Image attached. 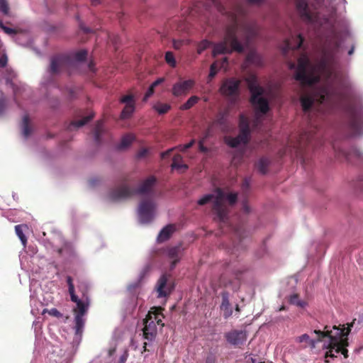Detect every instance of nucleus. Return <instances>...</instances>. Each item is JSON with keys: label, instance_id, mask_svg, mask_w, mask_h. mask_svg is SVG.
<instances>
[{"label": "nucleus", "instance_id": "59", "mask_svg": "<svg viewBox=\"0 0 363 363\" xmlns=\"http://www.w3.org/2000/svg\"><path fill=\"white\" fill-rule=\"evenodd\" d=\"M235 311L239 312L240 311V307L238 304L235 305Z\"/></svg>", "mask_w": 363, "mask_h": 363}, {"label": "nucleus", "instance_id": "19", "mask_svg": "<svg viewBox=\"0 0 363 363\" xmlns=\"http://www.w3.org/2000/svg\"><path fill=\"white\" fill-rule=\"evenodd\" d=\"M175 230V226L174 225H168L165 226L162 230L160 232L157 240L159 242H162L167 240H168L172 234Z\"/></svg>", "mask_w": 363, "mask_h": 363}, {"label": "nucleus", "instance_id": "30", "mask_svg": "<svg viewBox=\"0 0 363 363\" xmlns=\"http://www.w3.org/2000/svg\"><path fill=\"white\" fill-rule=\"evenodd\" d=\"M92 116H87L83 119H81V120H78L77 121H74L73 122L69 128L70 129H72V128H80L82 126H83L84 124H86L89 121H90L91 118H92Z\"/></svg>", "mask_w": 363, "mask_h": 363}, {"label": "nucleus", "instance_id": "57", "mask_svg": "<svg viewBox=\"0 0 363 363\" xmlns=\"http://www.w3.org/2000/svg\"><path fill=\"white\" fill-rule=\"evenodd\" d=\"M66 251V248H62L59 250V252L62 255L64 254V252Z\"/></svg>", "mask_w": 363, "mask_h": 363}, {"label": "nucleus", "instance_id": "47", "mask_svg": "<svg viewBox=\"0 0 363 363\" xmlns=\"http://www.w3.org/2000/svg\"><path fill=\"white\" fill-rule=\"evenodd\" d=\"M264 0H247L250 4H260Z\"/></svg>", "mask_w": 363, "mask_h": 363}, {"label": "nucleus", "instance_id": "5", "mask_svg": "<svg viewBox=\"0 0 363 363\" xmlns=\"http://www.w3.org/2000/svg\"><path fill=\"white\" fill-rule=\"evenodd\" d=\"M67 283L68 284V291L72 301L76 303V306L73 308L74 314V330L76 337H81L83 333L86 315L87 313L90 300L87 295L89 286L86 283L82 282L79 286V290L82 292V296L79 298L74 293V286L71 277H67Z\"/></svg>", "mask_w": 363, "mask_h": 363}, {"label": "nucleus", "instance_id": "38", "mask_svg": "<svg viewBox=\"0 0 363 363\" xmlns=\"http://www.w3.org/2000/svg\"><path fill=\"white\" fill-rule=\"evenodd\" d=\"M0 11L5 14L8 13L9 7L6 0H0Z\"/></svg>", "mask_w": 363, "mask_h": 363}, {"label": "nucleus", "instance_id": "25", "mask_svg": "<svg viewBox=\"0 0 363 363\" xmlns=\"http://www.w3.org/2000/svg\"><path fill=\"white\" fill-rule=\"evenodd\" d=\"M133 140H134V136L133 135L128 134V135H124L122 138L121 143L118 144V148L120 150H123V149L127 148L132 143Z\"/></svg>", "mask_w": 363, "mask_h": 363}, {"label": "nucleus", "instance_id": "33", "mask_svg": "<svg viewBox=\"0 0 363 363\" xmlns=\"http://www.w3.org/2000/svg\"><path fill=\"white\" fill-rule=\"evenodd\" d=\"M211 45V42L206 40H204L202 42H201L197 48L198 54H201L203 51L209 48Z\"/></svg>", "mask_w": 363, "mask_h": 363}, {"label": "nucleus", "instance_id": "22", "mask_svg": "<svg viewBox=\"0 0 363 363\" xmlns=\"http://www.w3.org/2000/svg\"><path fill=\"white\" fill-rule=\"evenodd\" d=\"M28 228L26 225H17L15 226V231L18 237L21 241V243L24 247H26L27 239L25 235L23 234V231L27 230Z\"/></svg>", "mask_w": 363, "mask_h": 363}, {"label": "nucleus", "instance_id": "62", "mask_svg": "<svg viewBox=\"0 0 363 363\" xmlns=\"http://www.w3.org/2000/svg\"><path fill=\"white\" fill-rule=\"evenodd\" d=\"M146 346H147V343H145L144 344V350H146Z\"/></svg>", "mask_w": 363, "mask_h": 363}, {"label": "nucleus", "instance_id": "1", "mask_svg": "<svg viewBox=\"0 0 363 363\" xmlns=\"http://www.w3.org/2000/svg\"><path fill=\"white\" fill-rule=\"evenodd\" d=\"M301 19L320 38L318 55L310 59L302 53L298 63L289 62L294 78L301 86L300 101L303 111L311 113L343 110L347 116V130L351 137L363 135V101L351 82L340 71L339 59L344 38L350 35L348 24L336 21L332 6L319 2L309 4L297 0Z\"/></svg>", "mask_w": 363, "mask_h": 363}, {"label": "nucleus", "instance_id": "64", "mask_svg": "<svg viewBox=\"0 0 363 363\" xmlns=\"http://www.w3.org/2000/svg\"><path fill=\"white\" fill-rule=\"evenodd\" d=\"M219 9H220V11H222V12H223V11H224V9H223V8H220V7H219Z\"/></svg>", "mask_w": 363, "mask_h": 363}, {"label": "nucleus", "instance_id": "41", "mask_svg": "<svg viewBox=\"0 0 363 363\" xmlns=\"http://www.w3.org/2000/svg\"><path fill=\"white\" fill-rule=\"evenodd\" d=\"M250 181L249 179H245L242 184V189L243 191H245L250 187Z\"/></svg>", "mask_w": 363, "mask_h": 363}, {"label": "nucleus", "instance_id": "36", "mask_svg": "<svg viewBox=\"0 0 363 363\" xmlns=\"http://www.w3.org/2000/svg\"><path fill=\"white\" fill-rule=\"evenodd\" d=\"M0 28L5 32V33L9 35H14L17 34V32L15 29L6 27L4 26L1 23H0Z\"/></svg>", "mask_w": 363, "mask_h": 363}, {"label": "nucleus", "instance_id": "12", "mask_svg": "<svg viewBox=\"0 0 363 363\" xmlns=\"http://www.w3.org/2000/svg\"><path fill=\"white\" fill-rule=\"evenodd\" d=\"M289 37H287L281 46L283 54L286 56L289 51L296 50L301 47L303 38L297 31H289Z\"/></svg>", "mask_w": 363, "mask_h": 363}, {"label": "nucleus", "instance_id": "28", "mask_svg": "<svg viewBox=\"0 0 363 363\" xmlns=\"http://www.w3.org/2000/svg\"><path fill=\"white\" fill-rule=\"evenodd\" d=\"M199 100V98L196 96H191L186 103H184L181 108L182 110H188L195 105Z\"/></svg>", "mask_w": 363, "mask_h": 363}, {"label": "nucleus", "instance_id": "35", "mask_svg": "<svg viewBox=\"0 0 363 363\" xmlns=\"http://www.w3.org/2000/svg\"><path fill=\"white\" fill-rule=\"evenodd\" d=\"M209 134H210V130H208L206 132L205 135L199 140V147L201 152H206V150H207L206 147H205L203 145V143H204L205 140L208 137Z\"/></svg>", "mask_w": 363, "mask_h": 363}, {"label": "nucleus", "instance_id": "53", "mask_svg": "<svg viewBox=\"0 0 363 363\" xmlns=\"http://www.w3.org/2000/svg\"><path fill=\"white\" fill-rule=\"evenodd\" d=\"M80 27H81V29H82L84 30V32H85V33H89L91 31V30L89 28H85L82 25L80 26Z\"/></svg>", "mask_w": 363, "mask_h": 363}, {"label": "nucleus", "instance_id": "32", "mask_svg": "<svg viewBox=\"0 0 363 363\" xmlns=\"http://www.w3.org/2000/svg\"><path fill=\"white\" fill-rule=\"evenodd\" d=\"M220 310L224 318L227 319L233 315V308L231 305L220 306Z\"/></svg>", "mask_w": 363, "mask_h": 363}, {"label": "nucleus", "instance_id": "42", "mask_svg": "<svg viewBox=\"0 0 363 363\" xmlns=\"http://www.w3.org/2000/svg\"><path fill=\"white\" fill-rule=\"evenodd\" d=\"M216 362V357L213 354H208L206 359L205 363H215Z\"/></svg>", "mask_w": 363, "mask_h": 363}, {"label": "nucleus", "instance_id": "9", "mask_svg": "<svg viewBox=\"0 0 363 363\" xmlns=\"http://www.w3.org/2000/svg\"><path fill=\"white\" fill-rule=\"evenodd\" d=\"M229 269L233 273L235 277L232 280H226L225 277H222L220 278V285L225 289V290L221 294L222 302L220 306L230 305L229 300V291L231 290L233 292H235L239 289L240 281L238 276L245 270L244 267L240 266H229Z\"/></svg>", "mask_w": 363, "mask_h": 363}, {"label": "nucleus", "instance_id": "26", "mask_svg": "<svg viewBox=\"0 0 363 363\" xmlns=\"http://www.w3.org/2000/svg\"><path fill=\"white\" fill-rule=\"evenodd\" d=\"M104 131L103 123L101 121H98L94 129V137L96 143H99L101 141V136L104 133Z\"/></svg>", "mask_w": 363, "mask_h": 363}, {"label": "nucleus", "instance_id": "60", "mask_svg": "<svg viewBox=\"0 0 363 363\" xmlns=\"http://www.w3.org/2000/svg\"><path fill=\"white\" fill-rule=\"evenodd\" d=\"M213 3L216 6H218H218L217 5V2H216V0H213Z\"/></svg>", "mask_w": 363, "mask_h": 363}, {"label": "nucleus", "instance_id": "34", "mask_svg": "<svg viewBox=\"0 0 363 363\" xmlns=\"http://www.w3.org/2000/svg\"><path fill=\"white\" fill-rule=\"evenodd\" d=\"M227 116V112L220 113L216 120V123L220 126H223L225 124Z\"/></svg>", "mask_w": 363, "mask_h": 363}, {"label": "nucleus", "instance_id": "24", "mask_svg": "<svg viewBox=\"0 0 363 363\" xmlns=\"http://www.w3.org/2000/svg\"><path fill=\"white\" fill-rule=\"evenodd\" d=\"M172 167L178 170H185L187 169V165L182 163V156L177 155L173 158Z\"/></svg>", "mask_w": 363, "mask_h": 363}, {"label": "nucleus", "instance_id": "18", "mask_svg": "<svg viewBox=\"0 0 363 363\" xmlns=\"http://www.w3.org/2000/svg\"><path fill=\"white\" fill-rule=\"evenodd\" d=\"M227 341L233 345H242L246 339V333L243 330H233L226 334Z\"/></svg>", "mask_w": 363, "mask_h": 363}, {"label": "nucleus", "instance_id": "45", "mask_svg": "<svg viewBox=\"0 0 363 363\" xmlns=\"http://www.w3.org/2000/svg\"><path fill=\"white\" fill-rule=\"evenodd\" d=\"M182 41L181 40H174L173 42V46L175 49H179L182 46Z\"/></svg>", "mask_w": 363, "mask_h": 363}, {"label": "nucleus", "instance_id": "3", "mask_svg": "<svg viewBox=\"0 0 363 363\" xmlns=\"http://www.w3.org/2000/svg\"><path fill=\"white\" fill-rule=\"evenodd\" d=\"M355 323L354 320L350 323L345 325H334L332 328L325 326L323 331L314 330V333L318 335L317 340H312L307 334H303L296 338V341L301 343H305L304 347L310 346L314 348L319 342H323V347L327 351L325 352V362L333 363L332 359H338L343 356L344 358L348 357V350L347 347L349 345L348 335L351 332Z\"/></svg>", "mask_w": 363, "mask_h": 363}, {"label": "nucleus", "instance_id": "21", "mask_svg": "<svg viewBox=\"0 0 363 363\" xmlns=\"http://www.w3.org/2000/svg\"><path fill=\"white\" fill-rule=\"evenodd\" d=\"M289 303L300 308H305L308 306V303L299 298L298 294H294L289 296Z\"/></svg>", "mask_w": 363, "mask_h": 363}, {"label": "nucleus", "instance_id": "51", "mask_svg": "<svg viewBox=\"0 0 363 363\" xmlns=\"http://www.w3.org/2000/svg\"><path fill=\"white\" fill-rule=\"evenodd\" d=\"M30 296L31 301H33L35 298H37V295H36L35 292H31Z\"/></svg>", "mask_w": 363, "mask_h": 363}, {"label": "nucleus", "instance_id": "54", "mask_svg": "<svg viewBox=\"0 0 363 363\" xmlns=\"http://www.w3.org/2000/svg\"><path fill=\"white\" fill-rule=\"evenodd\" d=\"M354 48L352 47V48L348 51V55H351L354 52Z\"/></svg>", "mask_w": 363, "mask_h": 363}, {"label": "nucleus", "instance_id": "8", "mask_svg": "<svg viewBox=\"0 0 363 363\" xmlns=\"http://www.w3.org/2000/svg\"><path fill=\"white\" fill-rule=\"evenodd\" d=\"M86 55V50H82L70 55L65 54L54 56L51 59L49 72L52 74H57L73 63L84 60Z\"/></svg>", "mask_w": 363, "mask_h": 363}, {"label": "nucleus", "instance_id": "37", "mask_svg": "<svg viewBox=\"0 0 363 363\" xmlns=\"http://www.w3.org/2000/svg\"><path fill=\"white\" fill-rule=\"evenodd\" d=\"M149 154V150L147 148L140 149L137 153V157L139 159L145 158Z\"/></svg>", "mask_w": 363, "mask_h": 363}, {"label": "nucleus", "instance_id": "17", "mask_svg": "<svg viewBox=\"0 0 363 363\" xmlns=\"http://www.w3.org/2000/svg\"><path fill=\"white\" fill-rule=\"evenodd\" d=\"M168 279L166 274H163L159 279L157 285L156 291L158 293V297H165L169 295L173 289V286L168 283Z\"/></svg>", "mask_w": 363, "mask_h": 363}, {"label": "nucleus", "instance_id": "50", "mask_svg": "<svg viewBox=\"0 0 363 363\" xmlns=\"http://www.w3.org/2000/svg\"><path fill=\"white\" fill-rule=\"evenodd\" d=\"M127 359V354H124L121 357V362L120 363H124Z\"/></svg>", "mask_w": 363, "mask_h": 363}, {"label": "nucleus", "instance_id": "55", "mask_svg": "<svg viewBox=\"0 0 363 363\" xmlns=\"http://www.w3.org/2000/svg\"><path fill=\"white\" fill-rule=\"evenodd\" d=\"M93 4H98L101 2V0H91Z\"/></svg>", "mask_w": 363, "mask_h": 363}, {"label": "nucleus", "instance_id": "7", "mask_svg": "<svg viewBox=\"0 0 363 363\" xmlns=\"http://www.w3.org/2000/svg\"><path fill=\"white\" fill-rule=\"evenodd\" d=\"M245 81L252 94L251 102L256 110L254 125L258 128L262 121V116L269 110L268 99L264 95V89L258 84L257 78L254 74H249Z\"/></svg>", "mask_w": 363, "mask_h": 363}, {"label": "nucleus", "instance_id": "23", "mask_svg": "<svg viewBox=\"0 0 363 363\" xmlns=\"http://www.w3.org/2000/svg\"><path fill=\"white\" fill-rule=\"evenodd\" d=\"M22 134L24 138H27L31 133V128L30 127V121L28 116H24L21 123Z\"/></svg>", "mask_w": 363, "mask_h": 363}, {"label": "nucleus", "instance_id": "13", "mask_svg": "<svg viewBox=\"0 0 363 363\" xmlns=\"http://www.w3.org/2000/svg\"><path fill=\"white\" fill-rule=\"evenodd\" d=\"M184 247L182 243H179L175 246H171L165 250V255L169 259L171 269H174L177 262H179L180 259L183 255Z\"/></svg>", "mask_w": 363, "mask_h": 363}, {"label": "nucleus", "instance_id": "6", "mask_svg": "<svg viewBox=\"0 0 363 363\" xmlns=\"http://www.w3.org/2000/svg\"><path fill=\"white\" fill-rule=\"evenodd\" d=\"M211 201H213V211L216 218L220 221L225 222L228 211L227 203L230 206L235 203L237 194L227 193L218 188L213 194L204 195L198 201V204L204 205Z\"/></svg>", "mask_w": 363, "mask_h": 363}, {"label": "nucleus", "instance_id": "20", "mask_svg": "<svg viewBox=\"0 0 363 363\" xmlns=\"http://www.w3.org/2000/svg\"><path fill=\"white\" fill-rule=\"evenodd\" d=\"M228 62L227 57H224L223 62L220 65L218 64V62H213L210 67V72L208 77V82H209L217 74L219 67L225 69V64Z\"/></svg>", "mask_w": 363, "mask_h": 363}, {"label": "nucleus", "instance_id": "16", "mask_svg": "<svg viewBox=\"0 0 363 363\" xmlns=\"http://www.w3.org/2000/svg\"><path fill=\"white\" fill-rule=\"evenodd\" d=\"M121 102L125 104L121 117L122 119H126L131 116L135 111V100L133 95H125L121 99Z\"/></svg>", "mask_w": 363, "mask_h": 363}, {"label": "nucleus", "instance_id": "4", "mask_svg": "<svg viewBox=\"0 0 363 363\" xmlns=\"http://www.w3.org/2000/svg\"><path fill=\"white\" fill-rule=\"evenodd\" d=\"M155 182V178L150 177L135 189L130 187L131 182L128 179H125L110 192L109 196L113 201L124 199L135 194L143 196L137 209L138 220L140 224L147 225L151 223L157 215V204L154 199Z\"/></svg>", "mask_w": 363, "mask_h": 363}, {"label": "nucleus", "instance_id": "27", "mask_svg": "<svg viewBox=\"0 0 363 363\" xmlns=\"http://www.w3.org/2000/svg\"><path fill=\"white\" fill-rule=\"evenodd\" d=\"M153 108L158 113L164 114L170 109L171 106L167 104L158 102L154 105Z\"/></svg>", "mask_w": 363, "mask_h": 363}, {"label": "nucleus", "instance_id": "48", "mask_svg": "<svg viewBox=\"0 0 363 363\" xmlns=\"http://www.w3.org/2000/svg\"><path fill=\"white\" fill-rule=\"evenodd\" d=\"M242 209L245 213L250 212V208L245 202L242 204Z\"/></svg>", "mask_w": 363, "mask_h": 363}, {"label": "nucleus", "instance_id": "56", "mask_svg": "<svg viewBox=\"0 0 363 363\" xmlns=\"http://www.w3.org/2000/svg\"><path fill=\"white\" fill-rule=\"evenodd\" d=\"M238 248H239V246H238V245H235V246L233 247V253H235V251H236V250H238Z\"/></svg>", "mask_w": 363, "mask_h": 363}, {"label": "nucleus", "instance_id": "43", "mask_svg": "<svg viewBox=\"0 0 363 363\" xmlns=\"http://www.w3.org/2000/svg\"><path fill=\"white\" fill-rule=\"evenodd\" d=\"M6 107V103L4 99L0 100V116L4 113Z\"/></svg>", "mask_w": 363, "mask_h": 363}, {"label": "nucleus", "instance_id": "46", "mask_svg": "<svg viewBox=\"0 0 363 363\" xmlns=\"http://www.w3.org/2000/svg\"><path fill=\"white\" fill-rule=\"evenodd\" d=\"M163 80L164 79L162 78H160V79H157L156 81H155L150 86L155 89L157 85L161 84L163 82Z\"/></svg>", "mask_w": 363, "mask_h": 363}, {"label": "nucleus", "instance_id": "14", "mask_svg": "<svg viewBox=\"0 0 363 363\" xmlns=\"http://www.w3.org/2000/svg\"><path fill=\"white\" fill-rule=\"evenodd\" d=\"M240 82L235 79H228L223 82L220 92L225 96L234 97L238 95Z\"/></svg>", "mask_w": 363, "mask_h": 363}, {"label": "nucleus", "instance_id": "52", "mask_svg": "<svg viewBox=\"0 0 363 363\" xmlns=\"http://www.w3.org/2000/svg\"><path fill=\"white\" fill-rule=\"evenodd\" d=\"M67 91L69 92L70 97H72L74 94V90L72 89V88H71V87L67 88Z\"/></svg>", "mask_w": 363, "mask_h": 363}, {"label": "nucleus", "instance_id": "11", "mask_svg": "<svg viewBox=\"0 0 363 363\" xmlns=\"http://www.w3.org/2000/svg\"><path fill=\"white\" fill-rule=\"evenodd\" d=\"M162 315L158 312L157 308H152L144 320V328L143 329L144 338L152 341L157 335V325H161Z\"/></svg>", "mask_w": 363, "mask_h": 363}, {"label": "nucleus", "instance_id": "61", "mask_svg": "<svg viewBox=\"0 0 363 363\" xmlns=\"http://www.w3.org/2000/svg\"><path fill=\"white\" fill-rule=\"evenodd\" d=\"M238 154H239V157H242V155H243V152H239Z\"/></svg>", "mask_w": 363, "mask_h": 363}, {"label": "nucleus", "instance_id": "29", "mask_svg": "<svg viewBox=\"0 0 363 363\" xmlns=\"http://www.w3.org/2000/svg\"><path fill=\"white\" fill-rule=\"evenodd\" d=\"M268 164L269 161L267 158H261L257 164V167L261 173L265 174Z\"/></svg>", "mask_w": 363, "mask_h": 363}, {"label": "nucleus", "instance_id": "40", "mask_svg": "<svg viewBox=\"0 0 363 363\" xmlns=\"http://www.w3.org/2000/svg\"><path fill=\"white\" fill-rule=\"evenodd\" d=\"M195 143L194 140H191L189 143L184 145L182 146H179V149L182 151H185L186 150L190 148Z\"/></svg>", "mask_w": 363, "mask_h": 363}, {"label": "nucleus", "instance_id": "49", "mask_svg": "<svg viewBox=\"0 0 363 363\" xmlns=\"http://www.w3.org/2000/svg\"><path fill=\"white\" fill-rule=\"evenodd\" d=\"M172 149H170V150H167V151H166V152H162V153L161 154V157H162V158H165L166 157L169 156V155L170 154V152H172Z\"/></svg>", "mask_w": 363, "mask_h": 363}, {"label": "nucleus", "instance_id": "39", "mask_svg": "<svg viewBox=\"0 0 363 363\" xmlns=\"http://www.w3.org/2000/svg\"><path fill=\"white\" fill-rule=\"evenodd\" d=\"M154 88L152 86H150L147 92L145 93L144 97H143V101H147V99L153 94L154 93Z\"/></svg>", "mask_w": 363, "mask_h": 363}, {"label": "nucleus", "instance_id": "31", "mask_svg": "<svg viewBox=\"0 0 363 363\" xmlns=\"http://www.w3.org/2000/svg\"><path fill=\"white\" fill-rule=\"evenodd\" d=\"M165 60H166L167 63L172 67H176L177 62H176L174 56L172 52L168 51L166 52Z\"/></svg>", "mask_w": 363, "mask_h": 363}, {"label": "nucleus", "instance_id": "2", "mask_svg": "<svg viewBox=\"0 0 363 363\" xmlns=\"http://www.w3.org/2000/svg\"><path fill=\"white\" fill-rule=\"evenodd\" d=\"M242 13L243 9L239 5L230 12V18L233 22L226 28L223 40L214 45L213 55L230 53L233 50L242 52L245 50H249L246 57L247 63L259 66L262 64L261 57L255 51L250 49L251 40L257 35L258 28L256 23L252 21L239 23L238 16Z\"/></svg>", "mask_w": 363, "mask_h": 363}, {"label": "nucleus", "instance_id": "44", "mask_svg": "<svg viewBox=\"0 0 363 363\" xmlns=\"http://www.w3.org/2000/svg\"><path fill=\"white\" fill-rule=\"evenodd\" d=\"M7 63V57L4 55L1 57H0V66L4 67Z\"/></svg>", "mask_w": 363, "mask_h": 363}, {"label": "nucleus", "instance_id": "58", "mask_svg": "<svg viewBox=\"0 0 363 363\" xmlns=\"http://www.w3.org/2000/svg\"><path fill=\"white\" fill-rule=\"evenodd\" d=\"M236 235L238 237L240 238L241 237V233L240 231V230H238L237 232H236Z\"/></svg>", "mask_w": 363, "mask_h": 363}, {"label": "nucleus", "instance_id": "63", "mask_svg": "<svg viewBox=\"0 0 363 363\" xmlns=\"http://www.w3.org/2000/svg\"><path fill=\"white\" fill-rule=\"evenodd\" d=\"M237 155H235L234 157H233V160L235 162L236 159H237Z\"/></svg>", "mask_w": 363, "mask_h": 363}, {"label": "nucleus", "instance_id": "15", "mask_svg": "<svg viewBox=\"0 0 363 363\" xmlns=\"http://www.w3.org/2000/svg\"><path fill=\"white\" fill-rule=\"evenodd\" d=\"M194 84L195 82L193 79L179 81L173 85L172 93L176 97L185 96Z\"/></svg>", "mask_w": 363, "mask_h": 363}, {"label": "nucleus", "instance_id": "10", "mask_svg": "<svg viewBox=\"0 0 363 363\" xmlns=\"http://www.w3.org/2000/svg\"><path fill=\"white\" fill-rule=\"evenodd\" d=\"M239 129L240 133L237 137L226 136L225 138V142L231 147L245 146L248 143L250 134V123L243 114L240 116Z\"/></svg>", "mask_w": 363, "mask_h": 363}]
</instances>
